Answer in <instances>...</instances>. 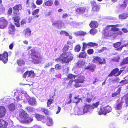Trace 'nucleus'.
Wrapping results in <instances>:
<instances>
[{
  "instance_id": "nucleus-6",
  "label": "nucleus",
  "mask_w": 128,
  "mask_h": 128,
  "mask_svg": "<svg viewBox=\"0 0 128 128\" xmlns=\"http://www.w3.org/2000/svg\"><path fill=\"white\" fill-rule=\"evenodd\" d=\"M52 26H54L60 28L64 26V23L60 20H57L52 22Z\"/></svg>"
},
{
  "instance_id": "nucleus-9",
  "label": "nucleus",
  "mask_w": 128,
  "mask_h": 128,
  "mask_svg": "<svg viewBox=\"0 0 128 128\" xmlns=\"http://www.w3.org/2000/svg\"><path fill=\"white\" fill-rule=\"evenodd\" d=\"M93 61L94 63H96L98 62L100 64H105L106 63L105 59L103 58H101L97 56L94 58Z\"/></svg>"
},
{
  "instance_id": "nucleus-8",
  "label": "nucleus",
  "mask_w": 128,
  "mask_h": 128,
  "mask_svg": "<svg viewBox=\"0 0 128 128\" xmlns=\"http://www.w3.org/2000/svg\"><path fill=\"white\" fill-rule=\"evenodd\" d=\"M35 74L34 73V71L31 70L30 71H27L25 73L23 76L24 78L26 77L32 78L35 76Z\"/></svg>"
},
{
  "instance_id": "nucleus-47",
  "label": "nucleus",
  "mask_w": 128,
  "mask_h": 128,
  "mask_svg": "<svg viewBox=\"0 0 128 128\" xmlns=\"http://www.w3.org/2000/svg\"><path fill=\"white\" fill-rule=\"evenodd\" d=\"M88 45L90 46L94 47V46H97L98 44L96 43L90 42L88 44Z\"/></svg>"
},
{
  "instance_id": "nucleus-59",
  "label": "nucleus",
  "mask_w": 128,
  "mask_h": 128,
  "mask_svg": "<svg viewBox=\"0 0 128 128\" xmlns=\"http://www.w3.org/2000/svg\"><path fill=\"white\" fill-rule=\"evenodd\" d=\"M5 10V8H4L3 6H1L0 8V13H2L4 12Z\"/></svg>"
},
{
  "instance_id": "nucleus-45",
  "label": "nucleus",
  "mask_w": 128,
  "mask_h": 128,
  "mask_svg": "<svg viewBox=\"0 0 128 128\" xmlns=\"http://www.w3.org/2000/svg\"><path fill=\"white\" fill-rule=\"evenodd\" d=\"M34 116L36 118H37L38 120H42V116H41L38 114H35Z\"/></svg>"
},
{
  "instance_id": "nucleus-38",
  "label": "nucleus",
  "mask_w": 128,
  "mask_h": 128,
  "mask_svg": "<svg viewBox=\"0 0 128 128\" xmlns=\"http://www.w3.org/2000/svg\"><path fill=\"white\" fill-rule=\"evenodd\" d=\"M22 7L21 5L18 4L16 6L13 8V9L15 10H20L22 8Z\"/></svg>"
},
{
  "instance_id": "nucleus-5",
  "label": "nucleus",
  "mask_w": 128,
  "mask_h": 128,
  "mask_svg": "<svg viewBox=\"0 0 128 128\" xmlns=\"http://www.w3.org/2000/svg\"><path fill=\"white\" fill-rule=\"evenodd\" d=\"M8 53L5 52L2 54L0 55V60H2L4 64L6 63L8 60Z\"/></svg>"
},
{
  "instance_id": "nucleus-3",
  "label": "nucleus",
  "mask_w": 128,
  "mask_h": 128,
  "mask_svg": "<svg viewBox=\"0 0 128 128\" xmlns=\"http://www.w3.org/2000/svg\"><path fill=\"white\" fill-rule=\"evenodd\" d=\"M100 110L98 112L99 114L100 115L102 114L106 115L107 113L111 112L112 110L111 107L108 106L104 108L100 107Z\"/></svg>"
},
{
  "instance_id": "nucleus-44",
  "label": "nucleus",
  "mask_w": 128,
  "mask_h": 128,
  "mask_svg": "<svg viewBox=\"0 0 128 128\" xmlns=\"http://www.w3.org/2000/svg\"><path fill=\"white\" fill-rule=\"evenodd\" d=\"M81 47L79 45H77L74 48V50L76 52H78L80 51V49Z\"/></svg>"
},
{
  "instance_id": "nucleus-25",
  "label": "nucleus",
  "mask_w": 128,
  "mask_h": 128,
  "mask_svg": "<svg viewBox=\"0 0 128 128\" xmlns=\"http://www.w3.org/2000/svg\"><path fill=\"white\" fill-rule=\"evenodd\" d=\"M85 64L84 61L80 60L77 64V66L79 68L81 67L84 65Z\"/></svg>"
},
{
  "instance_id": "nucleus-46",
  "label": "nucleus",
  "mask_w": 128,
  "mask_h": 128,
  "mask_svg": "<svg viewBox=\"0 0 128 128\" xmlns=\"http://www.w3.org/2000/svg\"><path fill=\"white\" fill-rule=\"evenodd\" d=\"M26 109L27 110V111L29 112H33L34 110V109L32 107L30 106L26 107Z\"/></svg>"
},
{
  "instance_id": "nucleus-33",
  "label": "nucleus",
  "mask_w": 128,
  "mask_h": 128,
  "mask_svg": "<svg viewBox=\"0 0 128 128\" xmlns=\"http://www.w3.org/2000/svg\"><path fill=\"white\" fill-rule=\"evenodd\" d=\"M95 66L93 65H92L89 66H87L85 68L86 69H88L91 72H93L94 71V69L95 68Z\"/></svg>"
},
{
  "instance_id": "nucleus-32",
  "label": "nucleus",
  "mask_w": 128,
  "mask_h": 128,
  "mask_svg": "<svg viewBox=\"0 0 128 128\" xmlns=\"http://www.w3.org/2000/svg\"><path fill=\"white\" fill-rule=\"evenodd\" d=\"M87 54L86 52H82L80 54L78 57L80 58H85L86 57Z\"/></svg>"
},
{
  "instance_id": "nucleus-14",
  "label": "nucleus",
  "mask_w": 128,
  "mask_h": 128,
  "mask_svg": "<svg viewBox=\"0 0 128 128\" xmlns=\"http://www.w3.org/2000/svg\"><path fill=\"white\" fill-rule=\"evenodd\" d=\"M15 30L14 26L11 25L8 28V32L12 35L14 34Z\"/></svg>"
},
{
  "instance_id": "nucleus-50",
  "label": "nucleus",
  "mask_w": 128,
  "mask_h": 128,
  "mask_svg": "<svg viewBox=\"0 0 128 128\" xmlns=\"http://www.w3.org/2000/svg\"><path fill=\"white\" fill-rule=\"evenodd\" d=\"M41 110H40L41 112H43L44 113L45 115H47L48 113V110L44 108H41Z\"/></svg>"
},
{
  "instance_id": "nucleus-63",
  "label": "nucleus",
  "mask_w": 128,
  "mask_h": 128,
  "mask_svg": "<svg viewBox=\"0 0 128 128\" xmlns=\"http://www.w3.org/2000/svg\"><path fill=\"white\" fill-rule=\"evenodd\" d=\"M83 50H85L87 46L88 45V44H86L84 42L83 43Z\"/></svg>"
},
{
  "instance_id": "nucleus-29",
  "label": "nucleus",
  "mask_w": 128,
  "mask_h": 128,
  "mask_svg": "<svg viewBox=\"0 0 128 128\" xmlns=\"http://www.w3.org/2000/svg\"><path fill=\"white\" fill-rule=\"evenodd\" d=\"M74 34L76 36H83L85 35L86 34V33L82 31H80L75 32Z\"/></svg>"
},
{
  "instance_id": "nucleus-43",
  "label": "nucleus",
  "mask_w": 128,
  "mask_h": 128,
  "mask_svg": "<svg viewBox=\"0 0 128 128\" xmlns=\"http://www.w3.org/2000/svg\"><path fill=\"white\" fill-rule=\"evenodd\" d=\"M79 96H78L77 97H74V99L76 100L74 101V102L76 104H78L82 101V99L81 98H79Z\"/></svg>"
},
{
  "instance_id": "nucleus-27",
  "label": "nucleus",
  "mask_w": 128,
  "mask_h": 128,
  "mask_svg": "<svg viewBox=\"0 0 128 128\" xmlns=\"http://www.w3.org/2000/svg\"><path fill=\"white\" fill-rule=\"evenodd\" d=\"M128 17V13H125L122 14L119 16V18L121 19H126Z\"/></svg>"
},
{
  "instance_id": "nucleus-60",
  "label": "nucleus",
  "mask_w": 128,
  "mask_h": 128,
  "mask_svg": "<svg viewBox=\"0 0 128 128\" xmlns=\"http://www.w3.org/2000/svg\"><path fill=\"white\" fill-rule=\"evenodd\" d=\"M108 50V49L106 48V47H103L101 49H100L99 51L100 52H102L104 50L105 51H107Z\"/></svg>"
},
{
  "instance_id": "nucleus-51",
  "label": "nucleus",
  "mask_w": 128,
  "mask_h": 128,
  "mask_svg": "<svg viewBox=\"0 0 128 128\" xmlns=\"http://www.w3.org/2000/svg\"><path fill=\"white\" fill-rule=\"evenodd\" d=\"M110 30H111L112 32H115L118 31L119 29L118 28L115 27H112L111 28H110Z\"/></svg>"
},
{
  "instance_id": "nucleus-36",
  "label": "nucleus",
  "mask_w": 128,
  "mask_h": 128,
  "mask_svg": "<svg viewBox=\"0 0 128 128\" xmlns=\"http://www.w3.org/2000/svg\"><path fill=\"white\" fill-rule=\"evenodd\" d=\"M8 108L10 111H12L15 108V105L12 103L10 104L8 106Z\"/></svg>"
},
{
  "instance_id": "nucleus-24",
  "label": "nucleus",
  "mask_w": 128,
  "mask_h": 128,
  "mask_svg": "<svg viewBox=\"0 0 128 128\" xmlns=\"http://www.w3.org/2000/svg\"><path fill=\"white\" fill-rule=\"evenodd\" d=\"M122 102H120L116 105L115 108L116 110H120L122 108Z\"/></svg>"
},
{
  "instance_id": "nucleus-62",
  "label": "nucleus",
  "mask_w": 128,
  "mask_h": 128,
  "mask_svg": "<svg viewBox=\"0 0 128 128\" xmlns=\"http://www.w3.org/2000/svg\"><path fill=\"white\" fill-rule=\"evenodd\" d=\"M94 51L93 49H90L88 50L87 52L89 54H91L93 53Z\"/></svg>"
},
{
  "instance_id": "nucleus-42",
  "label": "nucleus",
  "mask_w": 128,
  "mask_h": 128,
  "mask_svg": "<svg viewBox=\"0 0 128 128\" xmlns=\"http://www.w3.org/2000/svg\"><path fill=\"white\" fill-rule=\"evenodd\" d=\"M18 64L19 66L24 65V61L21 59L19 60L18 61Z\"/></svg>"
},
{
  "instance_id": "nucleus-39",
  "label": "nucleus",
  "mask_w": 128,
  "mask_h": 128,
  "mask_svg": "<svg viewBox=\"0 0 128 128\" xmlns=\"http://www.w3.org/2000/svg\"><path fill=\"white\" fill-rule=\"evenodd\" d=\"M100 102H97L95 103H94L92 104V106H91L92 107V110L94 109L95 108H97L98 106L100 104Z\"/></svg>"
},
{
  "instance_id": "nucleus-19",
  "label": "nucleus",
  "mask_w": 128,
  "mask_h": 128,
  "mask_svg": "<svg viewBox=\"0 0 128 128\" xmlns=\"http://www.w3.org/2000/svg\"><path fill=\"white\" fill-rule=\"evenodd\" d=\"M86 10V8L84 7H79L76 10V12L80 14H83L85 12Z\"/></svg>"
},
{
  "instance_id": "nucleus-30",
  "label": "nucleus",
  "mask_w": 128,
  "mask_h": 128,
  "mask_svg": "<svg viewBox=\"0 0 128 128\" xmlns=\"http://www.w3.org/2000/svg\"><path fill=\"white\" fill-rule=\"evenodd\" d=\"M90 26L92 28H97L98 26V23L96 21H92L90 24Z\"/></svg>"
},
{
  "instance_id": "nucleus-58",
  "label": "nucleus",
  "mask_w": 128,
  "mask_h": 128,
  "mask_svg": "<svg viewBox=\"0 0 128 128\" xmlns=\"http://www.w3.org/2000/svg\"><path fill=\"white\" fill-rule=\"evenodd\" d=\"M36 4L38 5H40L42 3V0H37L36 2Z\"/></svg>"
},
{
  "instance_id": "nucleus-22",
  "label": "nucleus",
  "mask_w": 128,
  "mask_h": 128,
  "mask_svg": "<svg viewBox=\"0 0 128 128\" xmlns=\"http://www.w3.org/2000/svg\"><path fill=\"white\" fill-rule=\"evenodd\" d=\"M119 71V69L118 68H116L114 70L111 72L108 75L109 76H110L112 75H114L115 76H117L118 75H116L117 74L118 72Z\"/></svg>"
},
{
  "instance_id": "nucleus-31",
  "label": "nucleus",
  "mask_w": 128,
  "mask_h": 128,
  "mask_svg": "<svg viewBox=\"0 0 128 128\" xmlns=\"http://www.w3.org/2000/svg\"><path fill=\"white\" fill-rule=\"evenodd\" d=\"M24 120V122H26L29 123L32 121L33 119L32 116H29L28 115L26 117V118H25Z\"/></svg>"
},
{
  "instance_id": "nucleus-2",
  "label": "nucleus",
  "mask_w": 128,
  "mask_h": 128,
  "mask_svg": "<svg viewBox=\"0 0 128 128\" xmlns=\"http://www.w3.org/2000/svg\"><path fill=\"white\" fill-rule=\"evenodd\" d=\"M68 54V53H63L60 56V58L56 59L55 61L58 62L61 60L63 63H68L72 59V57L71 55Z\"/></svg>"
},
{
  "instance_id": "nucleus-7",
  "label": "nucleus",
  "mask_w": 128,
  "mask_h": 128,
  "mask_svg": "<svg viewBox=\"0 0 128 128\" xmlns=\"http://www.w3.org/2000/svg\"><path fill=\"white\" fill-rule=\"evenodd\" d=\"M8 22L4 18H0V28H4L7 26Z\"/></svg>"
},
{
  "instance_id": "nucleus-56",
  "label": "nucleus",
  "mask_w": 128,
  "mask_h": 128,
  "mask_svg": "<svg viewBox=\"0 0 128 128\" xmlns=\"http://www.w3.org/2000/svg\"><path fill=\"white\" fill-rule=\"evenodd\" d=\"M62 68L61 66L58 64H57L55 66V69L57 70H59Z\"/></svg>"
},
{
  "instance_id": "nucleus-54",
  "label": "nucleus",
  "mask_w": 128,
  "mask_h": 128,
  "mask_svg": "<svg viewBox=\"0 0 128 128\" xmlns=\"http://www.w3.org/2000/svg\"><path fill=\"white\" fill-rule=\"evenodd\" d=\"M121 44V43L120 42H116L114 44L113 46L114 47L116 48H117L119 47Z\"/></svg>"
},
{
  "instance_id": "nucleus-23",
  "label": "nucleus",
  "mask_w": 128,
  "mask_h": 128,
  "mask_svg": "<svg viewBox=\"0 0 128 128\" xmlns=\"http://www.w3.org/2000/svg\"><path fill=\"white\" fill-rule=\"evenodd\" d=\"M28 102L31 105L34 106L37 104V102L35 99L34 98H30Z\"/></svg>"
},
{
  "instance_id": "nucleus-13",
  "label": "nucleus",
  "mask_w": 128,
  "mask_h": 128,
  "mask_svg": "<svg viewBox=\"0 0 128 128\" xmlns=\"http://www.w3.org/2000/svg\"><path fill=\"white\" fill-rule=\"evenodd\" d=\"M8 125V122L5 121L0 119V128H6Z\"/></svg>"
},
{
  "instance_id": "nucleus-52",
  "label": "nucleus",
  "mask_w": 128,
  "mask_h": 128,
  "mask_svg": "<svg viewBox=\"0 0 128 128\" xmlns=\"http://www.w3.org/2000/svg\"><path fill=\"white\" fill-rule=\"evenodd\" d=\"M123 47H128V43L127 44H124L123 46H121L120 47L116 49L117 50L120 51L122 49Z\"/></svg>"
},
{
  "instance_id": "nucleus-48",
  "label": "nucleus",
  "mask_w": 128,
  "mask_h": 128,
  "mask_svg": "<svg viewBox=\"0 0 128 128\" xmlns=\"http://www.w3.org/2000/svg\"><path fill=\"white\" fill-rule=\"evenodd\" d=\"M60 35H65L66 36H69V34L67 32L64 30L62 31L60 33Z\"/></svg>"
},
{
  "instance_id": "nucleus-15",
  "label": "nucleus",
  "mask_w": 128,
  "mask_h": 128,
  "mask_svg": "<svg viewBox=\"0 0 128 128\" xmlns=\"http://www.w3.org/2000/svg\"><path fill=\"white\" fill-rule=\"evenodd\" d=\"M76 76L72 74H70L68 75V77L66 78V79L68 80L71 79V80L69 81V83L71 84L74 81V80L76 78Z\"/></svg>"
},
{
  "instance_id": "nucleus-17",
  "label": "nucleus",
  "mask_w": 128,
  "mask_h": 128,
  "mask_svg": "<svg viewBox=\"0 0 128 128\" xmlns=\"http://www.w3.org/2000/svg\"><path fill=\"white\" fill-rule=\"evenodd\" d=\"M30 98L28 95L26 94H24V95H23L22 96L21 98V99L24 100L23 101L24 102H27V101L28 102Z\"/></svg>"
},
{
  "instance_id": "nucleus-28",
  "label": "nucleus",
  "mask_w": 128,
  "mask_h": 128,
  "mask_svg": "<svg viewBox=\"0 0 128 128\" xmlns=\"http://www.w3.org/2000/svg\"><path fill=\"white\" fill-rule=\"evenodd\" d=\"M24 32L25 35L26 37H28L30 36L31 31L29 28L26 29L24 30Z\"/></svg>"
},
{
  "instance_id": "nucleus-35",
  "label": "nucleus",
  "mask_w": 128,
  "mask_h": 128,
  "mask_svg": "<svg viewBox=\"0 0 128 128\" xmlns=\"http://www.w3.org/2000/svg\"><path fill=\"white\" fill-rule=\"evenodd\" d=\"M121 90V88H120L117 90L116 92L112 94V97H114L118 95H119L120 94V92Z\"/></svg>"
},
{
  "instance_id": "nucleus-34",
  "label": "nucleus",
  "mask_w": 128,
  "mask_h": 128,
  "mask_svg": "<svg viewBox=\"0 0 128 128\" xmlns=\"http://www.w3.org/2000/svg\"><path fill=\"white\" fill-rule=\"evenodd\" d=\"M124 4L121 5L120 7L123 9H125L127 6V5L128 3V0H124L123 1Z\"/></svg>"
},
{
  "instance_id": "nucleus-49",
  "label": "nucleus",
  "mask_w": 128,
  "mask_h": 128,
  "mask_svg": "<svg viewBox=\"0 0 128 128\" xmlns=\"http://www.w3.org/2000/svg\"><path fill=\"white\" fill-rule=\"evenodd\" d=\"M63 72H64V73H66L68 72V68L66 66H64Z\"/></svg>"
},
{
  "instance_id": "nucleus-16",
  "label": "nucleus",
  "mask_w": 128,
  "mask_h": 128,
  "mask_svg": "<svg viewBox=\"0 0 128 128\" xmlns=\"http://www.w3.org/2000/svg\"><path fill=\"white\" fill-rule=\"evenodd\" d=\"M91 107V106L90 105H86L83 108L84 113L91 112L92 110Z\"/></svg>"
},
{
  "instance_id": "nucleus-64",
  "label": "nucleus",
  "mask_w": 128,
  "mask_h": 128,
  "mask_svg": "<svg viewBox=\"0 0 128 128\" xmlns=\"http://www.w3.org/2000/svg\"><path fill=\"white\" fill-rule=\"evenodd\" d=\"M95 29H91L90 31V33L91 34L94 35L95 33Z\"/></svg>"
},
{
  "instance_id": "nucleus-12",
  "label": "nucleus",
  "mask_w": 128,
  "mask_h": 128,
  "mask_svg": "<svg viewBox=\"0 0 128 128\" xmlns=\"http://www.w3.org/2000/svg\"><path fill=\"white\" fill-rule=\"evenodd\" d=\"M28 115L26 112L23 110H21L20 113V116L23 120H24L25 118H26V117Z\"/></svg>"
},
{
  "instance_id": "nucleus-55",
  "label": "nucleus",
  "mask_w": 128,
  "mask_h": 128,
  "mask_svg": "<svg viewBox=\"0 0 128 128\" xmlns=\"http://www.w3.org/2000/svg\"><path fill=\"white\" fill-rule=\"evenodd\" d=\"M52 101L53 100L52 99H50L49 100H48V102H47L48 106H50V105L52 103Z\"/></svg>"
},
{
  "instance_id": "nucleus-26",
  "label": "nucleus",
  "mask_w": 128,
  "mask_h": 128,
  "mask_svg": "<svg viewBox=\"0 0 128 128\" xmlns=\"http://www.w3.org/2000/svg\"><path fill=\"white\" fill-rule=\"evenodd\" d=\"M77 110V114L78 115H82L84 114L83 108H78L76 109Z\"/></svg>"
},
{
  "instance_id": "nucleus-41",
  "label": "nucleus",
  "mask_w": 128,
  "mask_h": 128,
  "mask_svg": "<svg viewBox=\"0 0 128 128\" xmlns=\"http://www.w3.org/2000/svg\"><path fill=\"white\" fill-rule=\"evenodd\" d=\"M40 9H36L33 10L32 12V14L33 16H35L39 12Z\"/></svg>"
},
{
  "instance_id": "nucleus-53",
  "label": "nucleus",
  "mask_w": 128,
  "mask_h": 128,
  "mask_svg": "<svg viewBox=\"0 0 128 128\" xmlns=\"http://www.w3.org/2000/svg\"><path fill=\"white\" fill-rule=\"evenodd\" d=\"M13 20H14V21L16 22H19V18L18 16H16L15 17H13L12 18Z\"/></svg>"
},
{
  "instance_id": "nucleus-10",
  "label": "nucleus",
  "mask_w": 128,
  "mask_h": 128,
  "mask_svg": "<svg viewBox=\"0 0 128 128\" xmlns=\"http://www.w3.org/2000/svg\"><path fill=\"white\" fill-rule=\"evenodd\" d=\"M84 80V77L83 76L78 75L76 76V79L74 82L76 83H82Z\"/></svg>"
},
{
  "instance_id": "nucleus-40",
  "label": "nucleus",
  "mask_w": 128,
  "mask_h": 128,
  "mask_svg": "<svg viewBox=\"0 0 128 128\" xmlns=\"http://www.w3.org/2000/svg\"><path fill=\"white\" fill-rule=\"evenodd\" d=\"M128 63V58H126L124 59L121 62V65H124Z\"/></svg>"
},
{
  "instance_id": "nucleus-20",
  "label": "nucleus",
  "mask_w": 128,
  "mask_h": 128,
  "mask_svg": "<svg viewBox=\"0 0 128 128\" xmlns=\"http://www.w3.org/2000/svg\"><path fill=\"white\" fill-rule=\"evenodd\" d=\"M92 10L94 11H98L99 10L98 6L96 4L95 2H93L92 3Z\"/></svg>"
},
{
  "instance_id": "nucleus-11",
  "label": "nucleus",
  "mask_w": 128,
  "mask_h": 128,
  "mask_svg": "<svg viewBox=\"0 0 128 128\" xmlns=\"http://www.w3.org/2000/svg\"><path fill=\"white\" fill-rule=\"evenodd\" d=\"M6 110L4 106H0V118L4 116L6 114Z\"/></svg>"
},
{
  "instance_id": "nucleus-21",
  "label": "nucleus",
  "mask_w": 128,
  "mask_h": 128,
  "mask_svg": "<svg viewBox=\"0 0 128 128\" xmlns=\"http://www.w3.org/2000/svg\"><path fill=\"white\" fill-rule=\"evenodd\" d=\"M53 4V1L51 0H49L44 2L43 4V6L44 7L45 6H50Z\"/></svg>"
},
{
  "instance_id": "nucleus-61",
  "label": "nucleus",
  "mask_w": 128,
  "mask_h": 128,
  "mask_svg": "<svg viewBox=\"0 0 128 128\" xmlns=\"http://www.w3.org/2000/svg\"><path fill=\"white\" fill-rule=\"evenodd\" d=\"M77 24L76 22L74 21L70 23V25L73 27H75L77 25Z\"/></svg>"
},
{
  "instance_id": "nucleus-18",
  "label": "nucleus",
  "mask_w": 128,
  "mask_h": 128,
  "mask_svg": "<svg viewBox=\"0 0 128 128\" xmlns=\"http://www.w3.org/2000/svg\"><path fill=\"white\" fill-rule=\"evenodd\" d=\"M46 124L48 126H51L53 124L52 119L50 116H47L46 118Z\"/></svg>"
},
{
  "instance_id": "nucleus-37",
  "label": "nucleus",
  "mask_w": 128,
  "mask_h": 128,
  "mask_svg": "<svg viewBox=\"0 0 128 128\" xmlns=\"http://www.w3.org/2000/svg\"><path fill=\"white\" fill-rule=\"evenodd\" d=\"M72 48L71 47H70L68 45H65L63 48V50H64L63 53L64 52L67 53L66 52V51H68L69 49H70V50H71Z\"/></svg>"
},
{
  "instance_id": "nucleus-1",
  "label": "nucleus",
  "mask_w": 128,
  "mask_h": 128,
  "mask_svg": "<svg viewBox=\"0 0 128 128\" xmlns=\"http://www.w3.org/2000/svg\"><path fill=\"white\" fill-rule=\"evenodd\" d=\"M29 53L32 56V60L35 64L39 63L40 61L41 57L39 53L34 50H31L29 51Z\"/></svg>"
},
{
  "instance_id": "nucleus-57",
  "label": "nucleus",
  "mask_w": 128,
  "mask_h": 128,
  "mask_svg": "<svg viewBox=\"0 0 128 128\" xmlns=\"http://www.w3.org/2000/svg\"><path fill=\"white\" fill-rule=\"evenodd\" d=\"M120 59V57H119L117 56L113 58L112 59V60L113 61L118 62Z\"/></svg>"
},
{
  "instance_id": "nucleus-4",
  "label": "nucleus",
  "mask_w": 128,
  "mask_h": 128,
  "mask_svg": "<svg viewBox=\"0 0 128 128\" xmlns=\"http://www.w3.org/2000/svg\"><path fill=\"white\" fill-rule=\"evenodd\" d=\"M110 27L108 26H107L104 30V34L106 36H112L115 33L114 32H112L111 30H110Z\"/></svg>"
}]
</instances>
